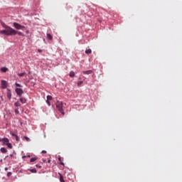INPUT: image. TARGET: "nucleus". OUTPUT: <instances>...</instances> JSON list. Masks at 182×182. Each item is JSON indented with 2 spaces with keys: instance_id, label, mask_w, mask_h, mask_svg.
<instances>
[{
  "instance_id": "f704fd0d",
  "label": "nucleus",
  "mask_w": 182,
  "mask_h": 182,
  "mask_svg": "<svg viewBox=\"0 0 182 182\" xmlns=\"http://www.w3.org/2000/svg\"><path fill=\"white\" fill-rule=\"evenodd\" d=\"M43 163H45L46 161V159H42Z\"/></svg>"
},
{
  "instance_id": "b1692460",
  "label": "nucleus",
  "mask_w": 182,
  "mask_h": 182,
  "mask_svg": "<svg viewBox=\"0 0 182 182\" xmlns=\"http://www.w3.org/2000/svg\"><path fill=\"white\" fill-rule=\"evenodd\" d=\"M82 85H83V81H82V80L78 81L77 83V85L78 87H80V86Z\"/></svg>"
},
{
  "instance_id": "c85d7f7f",
  "label": "nucleus",
  "mask_w": 182,
  "mask_h": 182,
  "mask_svg": "<svg viewBox=\"0 0 182 182\" xmlns=\"http://www.w3.org/2000/svg\"><path fill=\"white\" fill-rule=\"evenodd\" d=\"M46 103L48 106H50V102L49 100H46Z\"/></svg>"
},
{
  "instance_id": "20e7f679",
  "label": "nucleus",
  "mask_w": 182,
  "mask_h": 182,
  "mask_svg": "<svg viewBox=\"0 0 182 182\" xmlns=\"http://www.w3.org/2000/svg\"><path fill=\"white\" fill-rule=\"evenodd\" d=\"M15 92L18 97H21V96L23 95V90H22L21 88L16 87Z\"/></svg>"
},
{
  "instance_id": "39448f33",
  "label": "nucleus",
  "mask_w": 182,
  "mask_h": 182,
  "mask_svg": "<svg viewBox=\"0 0 182 182\" xmlns=\"http://www.w3.org/2000/svg\"><path fill=\"white\" fill-rule=\"evenodd\" d=\"M15 29H17L18 31L21 30V29H23V28H25V26H22L16 22H14L13 23Z\"/></svg>"
},
{
  "instance_id": "5701e85b",
  "label": "nucleus",
  "mask_w": 182,
  "mask_h": 182,
  "mask_svg": "<svg viewBox=\"0 0 182 182\" xmlns=\"http://www.w3.org/2000/svg\"><path fill=\"white\" fill-rule=\"evenodd\" d=\"M15 85L16 86V87H23V86H22V85H21L18 82H15Z\"/></svg>"
},
{
  "instance_id": "ddd939ff",
  "label": "nucleus",
  "mask_w": 182,
  "mask_h": 182,
  "mask_svg": "<svg viewBox=\"0 0 182 182\" xmlns=\"http://www.w3.org/2000/svg\"><path fill=\"white\" fill-rule=\"evenodd\" d=\"M12 157H14V154H11L9 155L6 156L4 159L5 160H9V159H12Z\"/></svg>"
},
{
  "instance_id": "473e14b6",
  "label": "nucleus",
  "mask_w": 182,
  "mask_h": 182,
  "mask_svg": "<svg viewBox=\"0 0 182 182\" xmlns=\"http://www.w3.org/2000/svg\"><path fill=\"white\" fill-rule=\"evenodd\" d=\"M15 113L19 114V110H18V109H15Z\"/></svg>"
},
{
  "instance_id": "4c0bfd02",
  "label": "nucleus",
  "mask_w": 182,
  "mask_h": 182,
  "mask_svg": "<svg viewBox=\"0 0 182 182\" xmlns=\"http://www.w3.org/2000/svg\"><path fill=\"white\" fill-rule=\"evenodd\" d=\"M38 51L41 53V52H42V50L38 49Z\"/></svg>"
},
{
  "instance_id": "f8f14e48",
  "label": "nucleus",
  "mask_w": 182,
  "mask_h": 182,
  "mask_svg": "<svg viewBox=\"0 0 182 182\" xmlns=\"http://www.w3.org/2000/svg\"><path fill=\"white\" fill-rule=\"evenodd\" d=\"M0 151H1V153H3V154H5V153L8 152V150L5 147H1L0 149Z\"/></svg>"
},
{
  "instance_id": "cd10ccee",
  "label": "nucleus",
  "mask_w": 182,
  "mask_h": 182,
  "mask_svg": "<svg viewBox=\"0 0 182 182\" xmlns=\"http://www.w3.org/2000/svg\"><path fill=\"white\" fill-rule=\"evenodd\" d=\"M11 176H12V172H8L7 177H11Z\"/></svg>"
},
{
  "instance_id": "2eb2a0df",
  "label": "nucleus",
  "mask_w": 182,
  "mask_h": 182,
  "mask_svg": "<svg viewBox=\"0 0 182 182\" xmlns=\"http://www.w3.org/2000/svg\"><path fill=\"white\" fill-rule=\"evenodd\" d=\"M85 53H86L87 55H90V53H92V49H90V48L87 49V50H85Z\"/></svg>"
},
{
  "instance_id": "2f4dec72",
  "label": "nucleus",
  "mask_w": 182,
  "mask_h": 182,
  "mask_svg": "<svg viewBox=\"0 0 182 182\" xmlns=\"http://www.w3.org/2000/svg\"><path fill=\"white\" fill-rule=\"evenodd\" d=\"M36 167H38V168H42V166H39L38 164H36Z\"/></svg>"
},
{
  "instance_id": "9b49d317",
  "label": "nucleus",
  "mask_w": 182,
  "mask_h": 182,
  "mask_svg": "<svg viewBox=\"0 0 182 182\" xmlns=\"http://www.w3.org/2000/svg\"><path fill=\"white\" fill-rule=\"evenodd\" d=\"M93 71H92V70H85L83 71L82 73L83 75H92Z\"/></svg>"
},
{
  "instance_id": "423d86ee",
  "label": "nucleus",
  "mask_w": 182,
  "mask_h": 182,
  "mask_svg": "<svg viewBox=\"0 0 182 182\" xmlns=\"http://www.w3.org/2000/svg\"><path fill=\"white\" fill-rule=\"evenodd\" d=\"M0 143H3L4 146H6L9 143V139L8 138H0Z\"/></svg>"
},
{
  "instance_id": "412c9836",
  "label": "nucleus",
  "mask_w": 182,
  "mask_h": 182,
  "mask_svg": "<svg viewBox=\"0 0 182 182\" xmlns=\"http://www.w3.org/2000/svg\"><path fill=\"white\" fill-rule=\"evenodd\" d=\"M14 106H15L16 107H19V106H21V103L17 101V102H16L14 103Z\"/></svg>"
},
{
  "instance_id": "7c9ffc66",
  "label": "nucleus",
  "mask_w": 182,
  "mask_h": 182,
  "mask_svg": "<svg viewBox=\"0 0 182 182\" xmlns=\"http://www.w3.org/2000/svg\"><path fill=\"white\" fill-rule=\"evenodd\" d=\"M60 164L61 166H65V163L62 162V161H60Z\"/></svg>"
},
{
  "instance_id": "a878e982",
  "label": "nucleus",
  "mask_w": 182,
  "mask_h": 182,
  "mask_svg": "<svg viewBox=\"0 0 182 182\" xmlns=\"http://www.w3.org/2000/svg\"><path fill=\"white\" fill-rule=\"evenodd\" d=\"M52 99H53V97H52V96H50V95H48L47 96V100H52Z\"/></svg>"
},
{
  "instance_id": "f03ea898",
  "label": "nucleus",
  "mask_w": 182,
  "mask_h": 182,
  "mask_svg": "<svg viewBox=\"0 0 182 182\" xmlns=\"http://www.w3.org/2000/svg\"><path fill=\"white\" fill-rule=\"evenodd\" d=\"M2 26L3 28H4L5 29L4 30H1L0 31V33L1 35H5L6 36H9V34H8L10 31L9 29H12L11 27H9V26H6V24L5 23H2Z\"/></svg>"
},
{
  "instance_id": "37998d69",
  "label": "nucleus",
  "mask_w": 182,
  "mask_h": 182,
  "mask_svg": "<svg viewBox=\"0 0 182 182\" xmlns=\"http://www.w3.org/2000/svg\"><path fill=\"white\" fill-rule=\"evenodd\" d=\"M0 105H1V101H0Z\"/></svg>"
},
{
  "instance_id": "dca6fc26",
  "label": "nucleus",
  "mask_w": 182,
  "mask_h": 182,
  "mask_svg": "<svg viewBox=\"0 0 182 182\" xmlns=\"http://www.w3.org/2000/svg\"><path fill=\"white\" fill-rule=\"evenodd\" d=\"M28 171H31V173H38V171L36 170V168H32V169H28Z\"/></svg>"
},
{
  "instance_id": "9d476101",
  "label": "nucleus",
  "mask_w": 182,
  "mask_h": 182,
  "mask_svg": "<svg viewBox=\"0 0 182 182\" xmlns=\"http://www.w3.org/2000/svg\"><path fill=\"white\" fill-rule=\"evenodd\" d=\"M11 136H12L13 137H15L16 141H19V138L18 137V135H16L15 133L14 132H10Z\"/></svg>"
},
{
  "instance_id": "a19ab883",
  "label": "nucleus",
  "mask_w": 182,
  "mask_h": 182,
  "mask_svg": "<svg viewBox=\"0 0 182 182\" xmlns=\"http://www.w3.org/2000/svg\"><path fill=\"white\" fill-rule=\"evenodd\" d=\"M27 157H31V155H28Z\"/></svg>"
},
{
  "instance_id": "6ab92c4d",
  "label": "nucleus",
  "mask_w": 182,
  "mask_h": 182,
  "mask_svg": "<svg viewBox=\"0 0 182 182\" xmlns=\"http://www.w3.org/2000/svg\"><path fill=\"white\" fill-rule=\"evenodd\" d=\"M24 75H26V73L23 72V73L17 74V75L19 76L20 77H22Z\"/></svg>"
},
{
  "instance_id": "0eeeda50",
  "label": "nucleus",
  "mask_w": 182,
  "mask_h": 182,
  "mask_svg": "<svg viewBox=\"0 0 182 182\" xmlns=\"http://www.w3.org/2000/svg\"><path fill=\"white\" fill-rule=\"evenodd\" d=\"M8 87V82L6 80H1V89H6Z\"/></svg>"
},
{
  "instance_id": "e433bc0d",
  "label": "nucleus",
  "mask_w": 182,
  "mask_h": 182,
  "mask_svg": "<svg viewBox=\"0 0 182 182\" xmlns=\"http://www.w3.org/2000/svg\"><path fill=\"white\" fill-rule=\"evenodd\" d=\"M22 159H26V156H25V155L23 156H22Z\"/></svg>"
},
{
  "instance_id": "1a4fd4ad",
  "label": "nucleus",
  "mask_w": 182,
  "mask_h": 182,
  "mask_svg": "<svg viewBox=\"0 0 182 182\" xmlns=\"http://www.w3.org/2000/svg\"><path fill=\"white\" fill-rule=\"evenodd\" d=\"M20 97V102L21 103H22V105H25V103H26L27 100L26 98H25L24 97Z\"/></svg>"
},
{
  "instance_id": "aec40b11",
  "label": "nucleus",
  "mask_w": 182,
  "mask_h": 182,
  "mask_svg": "<svg viewBox=\"0 0 182 182\" xmlns=\"http://www.w3.org/2000/svg\"><path fill=\"white\" fill-rule=\"evenodd\" d=\"M70 77H75V72L71 71L69 74Z\"/></svg>"
},
{
  "instance_id": "bb28decb",
  "label": "nucleus",
  "mask_w": 182,
  "mask_h": 182,
  "mask_svg": "<svg viewBox=\"0 0 182 182\" xmlns=\"http://www.w3.org/2000/svg\"><path fill=\"white\" fill-rule=\"evenodd\" d=\"M24 139L26 140V141H31V139L28 136H24Z\"/></svg>"
},
{
  "instance_id": "72a5a7b5",
  "label": "nucleus",
  "mask_w": 182,
  "mask_h": 182,
  "mask_svg": "<svg viewBox=\"0 0 182 182\" xmlns=\"http://www.w3.org/2000/svg\"><path fill=\"white\" fill-rule=\"evenodd\" d=\"M41 153H43V154H46V150H43V151H41Z\"/></svg>"
},
{
  "instance_id": "f257e3e1",
  "label": "nucleus",
  "mask_w": 182,
  "mask_h": 182,
  "mask_svg": "<svg viewBox=\"0 0 182 182\" xmlns=\"http://www.w3.org/2000/svg\"><path fill=\"white\" fill-rule=\"evenodd\" d=\"M9 33H7V35H9V36H15V35H19V36H25V34H23V33L21 32V31H18L14 28H9Z\"/></svg>"
},
{
  "instance_id": "79ce46f5",
  "label": "nucleus",
  "mask_w": 182,
  "mask_h": 182,
  "mask_svg": "<svg viewBox=\"0 0 182 182\" xmlns=\"http://www.w3.org/2000/svg\"><path fill=\"white\" fill-rule=\"evenodd\" d=\"M1 163H2V159L0 160Z\"/></svg>"
},
{
  "instance_id": "6e6552de",
  "label": "nucleus",
  "mask_w": 182,
  "mask_h": 182,
  "mask_svg": "<svg viewBox=\"0 0 182 182\" xmlns=\"http://www.w3.org/2000/svg\"><path fill=\"white\" fill-rule=\"evenodd\" d=\"M7 98L9 100H11L12 99V92L11 91V89H7Z\"/></svg>"
},
{
  "instance_id": "ea45409f",
  "label": "nucleus",
  "mask_w": 182,
  "mask_h": 182,
  "mask_svg": "<svg viewBox=\"0 0 182 182\" xmlns=\"http://www.w3.org/2000/svg\"><path fill=\"white\" fill-rule=\"evenodd\" d=\"M4 170L6 171V170H8V168H7V167H6V168H4Z\"/></svg>"
},
{
  "instance_id": "c756f323",
  "label": "nucleus",
  "mask_w": 182,
  "mask_h": 182,
  "mask_svg": "<svg viewBox=\"0 0 182 182\" xmlns=\"http://www.w3.org/2000/svg\"><path fill=\"white\" fill-rule=\"evenodd\" d=\"M58 160L60 162L62 161V158L60 157V156H58Z\"/></svg>"
},
{
  "instance_id": "4468645a",
  "label": "nucleus",
  "mask_w": 182,
  "mask_h": 182,
  "mask_svg": "<svg viewBox=\"0 0 182 182\" xmlns=\"http://www.w3.org/2000/svg\"><path fill=\"white\" fill-rule=\"evenodd\" d=\"M47 38L48 41H52V39H53V37L52 35H50V33H47Z\"/></svg>"
},
{
  "instance_id": "f3484780",
  "label": "nucleus",
  "mask_w": 182,
  "mask_h": 182,
  "mask_svg": "<svg viewBox=\"0 0 182 182\" xmlns=\"http://www.w3.org/2000/svg\"><path fill=\"white\" fill-rule=\"evenodd\" d=\"M1 72H4V73L8 72V68L6 67H3L1 68Z\"/></svg>"
},
{
  "instance_id": "58836bf2",
  "label": "nucleus",
  "mask_w": 182,
  "mask_h": 182,
  "mask_svg": "<svg viewBox=\"0 0 182 182\" xmlns=\"http://www.w3.org/2000/svg\"><path fill=\"white\" fill-rule=\"evenodd\" d=\"M47 163H50V159H48Z\"/></svg>"
},
{
  "instance_id": "7ed1b4c3",
  "label": "nucleus",
  "mask_w": 182,
  "mask_h": 182,
  "mask_svg": "<svg viewBox=\"0 0 182 182\" xmlns=\"http://www.w3.org/2000/svg\"><path fill=\"white\" fill-rule=\"evenodd\" d=\"M56 108L61 114H65V112L63 111V102H58V104H56Z\"/></svg>"
},
{
  "instance_id": "4be33fe9",
  "label": "nucleus",
  "mask_w": 182,
  "mask_h": 182,
  "mask_svg": "<svg viewBox=\"0 0 182 182\" xmlns=\"http://www.w3.org/2000/svg\"><path fill=\"white\" fill-rule=\"evenodd\" d=\"M6 146H7V147H8L9 149H12V148H13L12 144H11V143H9V142L8 144H6Z\"/></svg>"
},
{
  "instance_id": "c9c22d12",
  "label": "nucleus",
  "mask_w": 182,
  "mask_h": 182,
  "mask_svg": "<svg viewBox=\"0 0 182 182\" xmlns=\"http://www.w3.org/2000/svg\"><path fill=\"white\" fill-rule=\"evenodd\" d=\"M13 154H15V156H16V152H15V151H14Z\"/></svg>"
},
{
  "instance_id": "393cba45",
  "label": "nucleus",
  "mask_w": 182,
  "mask_h": 182,
  "mask_svg": "<svg viewBox=\"0 0 182 182\" xmlns=\"http://www.w3.org/2000/svg\"><path fill=\"white\" fill-rule=\"evenodd\" d=\"M60 181L65 182V180L63 179V176L62 175H60Z\"/></svg>"
},
{
  "instance_id": "a211bd4d",
  "label": "nucleus",
  "mask_w": 182,
  "mask_h": 182,
  "mask_svg": "<svg viewBox=\"0 0 182 182\" xmlns=\"http://www.w3.org/2000/svg\"><path fill=\"white\" fill-rule=\"evenodd\" d=\"M38 160V157L31 158L30 159L31 163H33L34 161H36Z\"/></svg>"
}]
</instances>
